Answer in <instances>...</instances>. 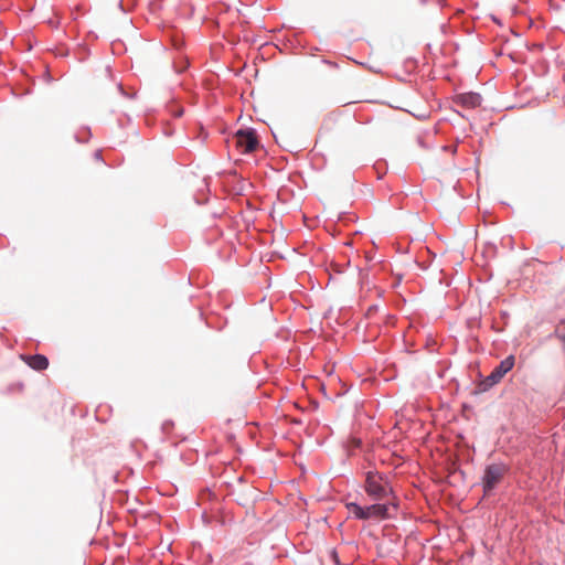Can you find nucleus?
Listing matches in <instances>:
<instances>
[{
	"instance_id": "obj_1",
	"label": "nucleus",
	"mask_w": 565,
	"mask_h": 565,
	"mask_svg": "<svg viewBox=\"0 0 565 565\" xmlns=\"http://www.w3.org/2000/svg\"><path fill=\"white\" fill-rule=\"evenodd\" d=\"M365 491L374 500H383L392 493V488L382 475L370 471L366 475Z\"/></svg>"
},
{
	"instance_id": "obj_2",
	"label": "nucleus",
	"mask_w": 565,
	"mask_h": 565,
	"mask_svg": "<svg viewBox=\"0 0 565 565\" xmlns=\"http://www.w3.org/2000/svg\"><path fill=\"white\" fill-rule=\"evenodd\" d=\"M508 467L502 462H493L486 467L482 477V487L486 493H490L503 479Z\"/></svg>"
},
{
	"instance_id": "obj_3",
	"label": "nucleus",
	"mask_w": 565,
	"mask_h": 565,
	"mask_svg": "<svg viewBox=\"0 0 565 565\" xmlns=\"http://www.w3.org/2000/svg\"><path fill=\"white\" fill-rule=\"evenodd\" d=\"M235 147L242 153L254 152L258 146V139L254 130H238L234 137Z\"/></svg>"
},
{
	"instance_id": "obj_4",
	"label": "nucleus",
	"mask_w": 565,
	"mask_h": 565,
	"mask_svg": "<svg viewBox=\"0 0 565 565\" xmlns=\"http://www.w3.org/2000/svg\"><path fill=\"white\" fill-rule=\"evenodd\" d=\"M515 359L513 355L507 356L504 360L500 362L498 366L493 369V371L488 375L484 380V383L488 386H492L498 384L504 375L512 370L514 366Z\"/></svg>"
},
{
	"instance_id": "obj_5",
	"label": "nucleus",
	"mask_w": 565,
	"mask_h": 565,
	"mask_svg": "<svg viewBox=\"0 0 565 565\" xmlns=\"http://www.w3.org/2000/svg\"><path fill=\"white\" fill-rule=\"evenodd\" d=\"M455 102L463 108L472 109L481 105L482 97L478 93L470 92L457 95Z\"/></svg>"
},
{
	"instance_id": "obj_6",
	"label": "nucleus",
	"mask_w": 565,
	"mask_h": 565,
	"mask_svg": "<svg viewBox=\"0 0 565 565\" xmlns=\"http://www.w3.org/2000/svg\"><path fill=\"white\" fill-rule=\"evenodd\" d=\"M26 364L35 371L46 370L49 366V360L42 354L29 355L24 358Z\"/></svg>"
},
{
	"instance_id": "obj_7",
	"label": "nucleus",
	"mask_w": 565,
	"mask_h": 565,
	"mask_svg": "<svg viewBox=\"0 0 565 565\" xmlns=\"http://www.w3.org/2000/svg\"><path fill=\"white\" fill-rule=\"evenodd\" d=\"M365 520L370 518L384 519L388 515V507L386 504H372L365 508Z\"/></svg>"
},
{
	"instance_id": "obj_8",
	"label": "nucleus",
	"mask_w": 565,
	"mask_h": 565,
	"mask_svg": "<svg viewBox=\"0 0 565 565\" xmlns=\"http://www.w3.org/2000/svg\"><path fill=\"white\" fill-rule=\"evenodd\" d=\"M348 508H349L350 512L352 514H354L355 518L361 519V520H365V515H366L365 514V508H362V507H360L356 503H350L348 505Z\"/></svg>"
},
{
	"instance_id": "obj_9",
	"label": "nucleus",
	"mask_w": 565,
	"mask_h": 565,
	"mask_svg": "<svg viewBox=\"0 0 565 565\" xmlns=\"http://www.w3.org/2000/svg\"><path fill=\"white\" fill-rule=\"evenodd\" d=\"M558 338L563 342V350L565 352V327L563 329L557 330Z\"/></svg>"
},
{
	"instance_id": "obj_10",
	"label": "nucleus",
	"mask_w": 565,
	"mask_h": 565,
	"mask_svg": "<svg viewBox=\"0 0 565 565\" xmlns=\"http://www.w3.org/2000/svg\"><path fill=\"white\" fill-rule=\"evenodd\" d=\"M332 556H333V558L335 559V562H338V559H337V552H334V551H333V552H332Z\"/></svg>"
}]
</instances>
